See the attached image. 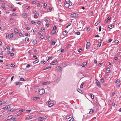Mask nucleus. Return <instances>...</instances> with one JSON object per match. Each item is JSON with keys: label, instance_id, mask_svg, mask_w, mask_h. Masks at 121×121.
Instances as JSON below:
<instances>
[{"label": "nucleus", "instance_id": "15", "mask_svg": "<svg viewBox=\"0 0 121 121\" xmlns=\"http://www.w3.org/2000/svg\"><path fill=\"white\" fill-rule=\"evenodd\" d=\"M8 54H10V55L12 56H13L14 55V54L13 53H11V52L9 51L8 52Z\"/></svg>", "mask_w": 121, "mask_h": 121}, {"label": "nucleus", "instance_id": "24", "mask_svg": "<svg viewBox=\"0 0 121 121\" xmlns=\"http://www.w3.org/2000/svg\"><path fill=\"white\" fill-rule=\"evenodd\" d=\"M49 83H50L49 82H44L43 83V85H46L47 84H49Z\"/></svg>", "mask_w": 121, "mask_h": 121}, {"label": "nucleus", "instance_id": "50", "mask_svg": "<svg viewBox=\"0 0 121 121\" xmlns=\"http://www.w3.org/2000/svg\"><path fill=\"white\" fill-rule=\"evenodd\" d=\"M101 46V44L100 43H98L97 44V47H100Z\"/></svg>", "mask_w": 121, "mask_h": 121}, {"label": "nucleus", "instance_id": "45", "mask_svg": "<svg viewBox=\"0 0 121 121\" xmlns=\"http://www.w3.org/2000/svg\"><path fill=\"white\" fill-rule=\"evenodd\" d=\"M9 35L8 33H7L6 35V38H8L9 37Z\"/></svg>", "mask_w": 121, "mask_h": 121}, {"label": "nucleus", "instance_id": "21", "mask_svg": "<svg viewBox=\"0 0 121 121\" xmlns=\"http://www.w3.org/2000/svg\"><path fill=\"white\" fill-rule=\"evenodd\" d=\"M38 120H39L42 121H43L44 120L43 117H40L38 118Z\"/></svg>", "mask_w": 121, "mask_h": 121}, {"label": "nucleus", "instance_id": "30", "mask_svg": "<svg viewBox=\"0 0 121 121\" xmlns=\"http://www.w3.org/2000/svg\"><path fill=\"white\" fill-rule=\"evenodd\" d=\"M13 36V33H11L10 34V38H12Z\"/></svg>", "mask_w": 121, "mask_h": 121}, {"label": "nucleus", "instance_id": "33", "mask_svg": "<svg viewBox=\"0 0 121 121\" xmlns=\"http://www.w3.org/2000/svg\"><path fill=\"white\" fill-rule=\"evenodd\" d=\"M4 101H0V106L1 105L4 104Z\"/></svg>", "mask_w": 121, "mask_h": 121}, {"label": "nucleus", "instance_id": "46", "mask_svg": "<svg viewBox=\"0 0 121 121\" xmlns=\"http://www.w3.org/2000/svg\"><path fill=\"white\" fill-rule=\"evenodd\" d=\"M119 41H118L117 40H115L114 41V42L115 43H118V42Z\"/></svg>", "mask_w": 121, "mask_h": 121}, {"label": "nucleus", "instance_id": "7", "mask_svg": "<svg viewBox=\"0 0 121 121\" xmlns=\"http://www.w3.org/2000/svg\"><path fill=\"white\" fill-rule=\"evenodd\" d=\"M56 69L57 70H58L59 71H60V70L61 71L62 68L60 66H58L56 67Z\"/></svg>", "mask_w": 121, "mask_h": 121}, {"label": "nucleus", "instance_id": "61", "mask_svg": "<svg viewBox=\"0 0 121 121\" xmlns=\"http://www.w3.org/2000/svg\"><path fill=\"white\" fill-rule=\"evenodd\" d=\"M17 118H14L13 119V121H15L17 119Z\"/></svg>", "mask_w": 121, "mask_h": 121}, {"label": "nucleus", "instance_id": "31", "mask_svg": "<svg viewBox=\"0 0 121 121\" xmlns=\"http://www.w3.org/2000/svg\"><path fill=\"white\" fill-rule=\"evenodd\" d=\"M77 91L78 92L80 93H81V92H82V90H80L79 89H77Z\"/></svg>", "mask_w": 121, "mask_h": 121}, {"label": "nucleus", "instance_id": "13", "mask_svg": "<svg viewBox=\"0 0 121 121\" xmlns=\"http://www.w3.org/2000/svg\"><path fill=\"white\" fill-rule=\"evenodd\" d=\"M55 42L54 41H52L50 42V44L52 45H54L55 43Z\"/></svg>", "mask_w": 121, "mask_h": 121}, {"label": "nucleus", "instance_id": "44", "mask_svg": "<svg viewBox=\"0 0 121 121\" xmlns=\"http://www.w3.org/2000/svg\"><path fill=\"white\" fill-rule=\"evenodd\" d=\"M31 22L32 24H34L36 22H35L34 21H32Z\"/></svg>", "mask_w": 121, "mask_h": 121}, {"label": "nucleus", "instance_id": "18", "mask_svg": "<svg viewBox=\"0 0 121 121\" xmlns=\"http://www.w3.org/2000/svg\"><path fill=\"white\" fill-rule=\"evenodd\" d=\"M14 32L15 34H17L18 33V30L15 28L14 30Z\"/></svg>", "mask_w": 121, "mask_h": 121}, {"label": "nucleus", "instance_id": "40", "mask_svg": "<svg viewBox=\"0 0 121 121\" xmlns=\"http://www.w3.org/2000/svg\"><path fill=\"white\" fill-rule=\"evenodd\" d=\"M29 40L28 38L26 37L25 39V41H27Z\"/></svg>", "mask_w": 121, "mask_h": 121}, {"label": "nucleus", "instance_id": "28", "mask_svg": "<svg viewBox=\"0 0 121 121\" xmlns=\"http://www.w3.org/2000/svg\"><path fill=\"white\" fill-rule=\"evenodd\" d=\"M20 80L21 81H25L26 80L23 78H20Z\"/></svg>", "mask_w": 121, "mask_h": 121}, {"label": "nucleus", "instance_id": "48", "mask_svg": "<svg viewBox=\"0 0 121 121\" xmlns=\"http://www.w3.org/2000/svg\"><path fill=\"white\" fill-rule=\"evenodd\" d=\"M14 109H11L10 110H9V111L10 112H13L14 111Z\"/></svg>", "mask_w": 121, "mask_h": 121}, {"label": "nucleus", "instance_id": "17", "mask_svg": "<svg viewBox=\"0 0 121 121\" xmlns=\"http://www.w3.org/2000/svg\"><path fill=\"white\" fill-rule=\"evenodd\" d=\"M100 21H98L97 22H96L95 24V26H97L98 25V24L99 23H100Z\"/></svg>", "mask_w": 121, "mask_h": 121}, {"label": "nucleus", "instance_id": "12", "mask_svg": "<svg viewBox=\"0 0 121 121\" xmlns=\"http://www.w3.org/2000/svg\"><path fill=\"white\" fill-rule=\"evenodd\" d=\"M110 70H111L110 69V68H106V72L107 73H109L110 71V72L111 71Z\"/></svg>", "mask_w": 121, "mask_h": 121}, {"label": "nucleus", "instance_id": "9", "mask_svg": "<svg viewBox=\"0 0 121 121\" xmlns=\"http://www.w3.org/2000/svg\"><path fill=\"white\" fill-rule=\"evenodd\" d=\"M108 27L110 28V29H112L114 27V26L113 25H109L108 26Z\"/></svg>", "mask_w": 121, "mask_h": 121}, {"label": "nucleus", "instance_id": "36", "mask_svg": "<svg viewBox=\"0 0 121 121\" xmlns=\"http://www.w3.org/2000/svg\"><path fill=\"white\" fill-rule=\"evenodd\" d=\"M56 29V27L55 26H54L53 29V30H55Z\"/></svg>", "mask_w": 121, "mask_h": 121}, {"label": "nucleus", "instance_id": "32", "mask_svg": "<svg viewBox=\"0 0 121 121\" xmlns=\"http://www.w3.org/2000/svg\"><path fill=\"white\" fill-rule=\"evenodd\" d=\"M25 110V109H21L19 111V112H21L24 111Z\"/></svg>", "mask_w": 121, "mask_h": 121}, {"label": "nucleus", "instance_id": "59", "mask_svg": "<svg viewBox=\"0 0 121 121\" xmlns=\"http://www.w3.org/2000/svg\"><path fill=\"white\" fill-rule=\"evenodd\" d=\"M64 51V50L63 49H61V52H63Z\"/></svg>", "mask_w": 121, "mask_h": 121}, {"label": "nucleus", "instance_id": "56", "mask_svg": "<svg viewBox=\"0 0 121 121\" xmlns=\"http://www.w3.org/2000/svg\"><path fill=\"white\" fill-rule=\"evenodd\" d=\"M11 107V106L10 105H9L7 106V108H9Z\"/></svg>", "mask_w": 121, "mask_h": 121}, {"label": "nucleus", "instance_id": "26", "mask_svg": "<svg viewBox=\"0 0 121 121\" xmlns=\"http://www.w3.org/2000/svg\"><path fill=\"white\" fill-rule=\"evenodd\" d=\"M51 68V66H48L46 67L45 68L43 69V70H45L47 69H49Z\"/></svg>", "mask_w": 121, "mask_h": 121}, {"label": "nucleus", "instance_id": "41", "mask_svg": "<svg viewBox=\"0 0 121 121\" xmlns=\"http://www.w3.org/2000/svg\"><path fill=\"white\" fill-rule=\"evenodd\" d=\"M1 7H2L4 9V10H6V8H5L4 6H3L2 5L1 6Z\"/></svg>", "mask_w": 121, "mask_h": 121}, {"label": "nucleus", "instance_id": "4", "mask_svg": "<svg viewBox=\"0 0 121 121\" xmlns=\"http://www.w3.org/2000/svg\"><path fill=\"white\" fill-rule=\"evenodd\" d=\"M90 43L89 42H87L86 45V49L90 47Z\"/></svg>", "mask_w": 121, "mask_h": 121}, {"label": "nucleus", "instance_id": "8", "mask_svg": "<svg viewBox=\"0 0 121 121\" xmlns=\"http://www.w3.org/2000/svg\"><path fill=\"white\" fill-rule=\"evenodd\" d=\"M22 16L25 17H26L27 16V14L26 13H24L22 14Z\"/></svg>", "mask_w": 121, "mask_h": 121}, {"label": "nucleus", "instance_id": "54", "mask_svg": "<svg viewBox=\"0 0 121 121\" xmlns=\"http://www.w3.org/2000/svg\"><path fill=\"white\" fill-rule=\"evenodd\" d=\"M26 111H28V113H29V112H31V110H26Z\"/></svg>", "mask_w": 121, "mask_h": 121}, {"label": "nucleus", "instance_id": "23", "mask_svg": "<svg viewBox=\"0 0 121 121\" xmlns=\"http://www.w3.org/2000/svg\"><path fill=\"white\" fill-rule=\"evenodd\" d=\"M86 83L85 82H83L82 83L80 86V87L82 88L83 87V85L85 84Z\"/></svg>", "mask_w": 121, "mask_h": 121}, {"label": "nucleus", "instance_id": "53", "mask_svg": "<svg viewBox=\"0 0 121 121\" xmlns=\"http://www.w3.org/2000/svg\"><path fill=\"white\" fill-rule=\"evenodd\" d=\"M53 63H55V65H56L57 63V60L55 61Z\"/></svg>", "mask_w": 121, "mask_h": 121}, {"label": "nucleus", "instance_id": "38", "mask_svg": "<svg viewBox=\"0 0 121 121\" xmlns=\"http://www.w3.org/2000/svg\"><path fill=\"white\" fill-rule=\"evenodd\" d=\"M82 49L81 48H80L78 51V52H81V51L82 50Z\"/></svg>", "mask_w": 121, "mask_h": 121}, {"label": "nucleus", "instance_id": "55", "mask_svg": "<svg viewBox=\"0 0 121 121\" xmlns=\"http://www.w3.org/2000/svg\"><path fill=\"white\" fill-rule=\"evenodd\" d=\"M56 32L55 31H53V30H52V34H54L55 33H56Z\"/></svg>", "mask_w": 121, "mask_h": 121}, {"label": "nucleus", "instance_id": "16", "mask_svg": "<svg viewBox=\"0 0 121 121\" xmlns=\"http://www.w3.org/2000/svg\"><path fill=\"white\" fill-rule=\"evenodd\" d=\"M93 12L92 11H91L89 14V16H93Z\"/></svg>", "mask_w": 121, "mask_h": 121}, {"label": "nucleus", "instance_id": "37", "mask_svg": "<svg viewBox=\"0 0 121 121\" xmlns=\"http://www.w3.org/2000/svg\"><path fill=\"white\" fill-rule=\"evenodd\" d=\"M90 95L91 96V98L92 99H94V95L92 94H90Z\"/></svg>", "mask_w": 121, "mask_h": 121}, {"label": "nucleus", "instance_id": "5", "mask_svg": "<svg viewBox=\"0 0 121 121\" xmlns=\"http://www.w3.org/2000/svg\"><path fill=\"white\" fill-rule=\"evenodd\" d=\"M96 83L97 85L99 86V87H101V86L100 84L99 83V81L96 79Z\"/></svg>", "mask_w": 121, "mask_h": 121}, {"label": "nucleus", "instance_id": "6", "mask_svg": "<svg viewBox=\"0 0 121 121\" xmlns=\"http://www.w3.org/2000/svg\"><path fill=\"white\" fill-rule=\"evenodd\" d=\"M64 5L65 6L66 8H69V7L71 6L70 5L68 4H67V3H65L64 4Z\"/></svg>", "mask_w": 121, "mask_h": 121}, {"label": "nucleus", "instance_id": "25", "mask_svg": "<svg viewBox=\"0 0 121 121\" xmlns=\"http://www.w3.org/2000/svg\"><path fill=\"white\" fill-rule=\"evenodd\" d=\"M32 117H31V116H29L27 117L26 119L27 120H30L32 118Z\"/></svg>", "mask_w": 121, "mask_h": 121}, {"label": "nucleus", "instance_id": "60", "mask_svg": "<svg viewBox=\"0 0 121 121\" xmlns=\"http://www.w3.org/2000/svg\"><path fill=\"white\" fill-rule=\"evenodd\" d=\"M104 79L103 78L101 79L100 80V82H104Z\"/></svg>", "mask_w": 121, "mask_h": 121}, {"label": "nucleus", "instance_id": "58", "mask_svg": "<svg viewBox=\"0 0 121 121\" xmlns=\"http://www.w3.org/2000/svg\"><path fill=\"white\" fill-rule=\"evenodd\" d=\"M19 35L20 36H22V34L21 33H19Z\"/></svg>", "mask_w": 121, "mask_h": 121}, {"label": "nucleus", "instance_id": "57", "mask_svg": "<svg viewBox=\"0 0 121 121\" xmlns=\"http://www.w3.org/2000/svg\"><path fill=\"white\" fill-rule=\"evenodd\" d=\"M37 23L39 25L41 24V22L40 21H38L37 22Z\"/></svg>", "mask_w": 121, "mask_h": 121}, {"label": "nucleus", "instance_id": "62", "mask_svg": "<svg viewBox=\"0 0 121 121\" xmlns=\"http://www.w3.org/2000/svg\"><path fill=\"white\" fill-rule=\"evenodd\" d=\"M90 28L89 27H88L86 29V30L87 31H89L90 30Z\"/></svg>", "mask_w": 121, "mask_h": 121}, {"label": "nucleus", "instance_id": "22", "mask_svg": "<svg viewBox=\"0 0 121 121\" xmlns=\"http://www.w3.org/2000/svg\"><path fill=\"white\" fill-rule=\"evenodd\" d=\"M119 80L117 79L116 80L115 82V83L116 84H117L119 83Z\"/></svg>", "mask_w": 121, "mask_h": 121}, {"label": "nucleus", "instance_id": "2", "mask_svg": "<svg viewBox=\"0 0 121 121\" xmlns=\"http://www.w3.org/2000/svg\"><path fill=\"white\" fill-rule=\"evenodd\" d=\"M45 92L44 90L43 89H42L40 90L39 94L40 95H42L44 94Z\"/></svg>", "mask_w": 121, "mask_h": 121}, {"label": "nucleus", "instance_id": "14", "mask_svg": "<svg viewBox=\"0 0 121 121\" xmlns=\"http://www.w3.org/2000/svg\"><path fill=\"white\" fill-rule=\"evenodd\" d=\"M86 64V62H84L82 64V65H81V66L82 67H84L85 65Z\"/></svg>", "mask_w": 121, "mask_h": 121}, {"label": "nucleus", "instance_id": "47", "mask_svg": "<svg viewBox=\"0 0 121 121\" xmlns=\"http://www.w3.org/2000/svg\"><path fill=\"white\" fill-rule=\"evenodd\" d=\"M41 64L43 63L44 64H45L46 63V62L45 61H41Z\"/></svg>", "mask_w": 121, "mask_h": 121}, {"label": "nucleus", "instance_id": "42", "mask_svg": "<svg viewBox=\"0 0 121 121\" xmlns=\"http://www.w3.org/2000/svg\"><path fill=\"white\" fill-rule=\"evenodd\" d=\"M112 40V39H110L108 40V43H110L111 42Z\"/></svg>", "mask_w": 121, "mask_h": 121}, {"label": "nucleus", "instance_id": "43", "mask_svg": "<svg viewBox=\"0 0 121 121\" xmlns=\"http://www.w3.org/2000/svg\"><path fill=\"white\" fill-rule=\"evenodd\" d=\"M74 119L73 117H72L69 121H74Z\"/></svg>", "mask_w": 121, "mask_h": 121}, {"label": "nucleus", "instance_id": "3", "mask_svg": "<svg viewBox=\"0 0 121 121\" xmlns=\"http://www.w3.org/2000/svg\"><path fill=\"white\" fill-rule=\"evenodd\" d=\"M34 13L35 14L34 18H35V16H36L37 17H38L39 16V12L37 11H36Z\"/></svg>", "mask_w": 121, "mask_h": 121}, {"label": "nucleus", "instance_id": "10", "mask_svg": "<svg viewBox=\"0 0 121 121\" xmlns=\"http://www.w3.org/2000/svg\"><path fill=\"white\" fill-rule=\"evenodd\" d=\"M40 98V97H34L33 98V100H36L39 99Z\"/></svg>", "mask_w": 121, "mask_h": 121}, {"label": "nucleus", "instance_id": "49", "mask_svg": "<svg viewBox=\"0 0 121 121\" xmlns=\"http://www.w3.org/2000/svg\"><path fill=\"white\" fill-rule=\"evenodd\" d=\"M101 27L100 26H99V31H101Z\"/></svg>", "mask_w": 121, "mask_h": 121}, {"label": "nucleus", "instance_id": "27", "mask_svg": "<svg viewBox=\"0 0 121 121\" xmlns=\"http://www.w3.org/2000/svg\"><path fill=\"white\" fill-rule=\"evenodd\" d=\"M54 105V104L53 103H50V104H49L48 105V106L49 107H51L52 106H53Z\"/></svg>", "mask_w": 121, "mask_h": 121}, {"label": "nucleus", "instance_id": "34", "mask_svg": "<svg viewBox=\"0 0 121 121\" xmlns=\"http://www.w3.org/2000/svg\"><path fill=\"white\" fill-rule=\"evenodd\" d=\"M66 3H67V4H69L71 5H72V3L70 1Z\"/></svg>", "mask_w": 121, "mask_h": 121}, {"label": "nucleus", "instance_id": "35", "mask_svg": "<svg viewBox=\"0 0 121 121\" xmlns=\"http://www.w3.org/2000/svg\"><path fill=\"white\" fill-rule=\"evenodd\" d=\"M39 60H36L34 62V64L37 63H38L39 62Z\"/></svg>", "mask_w": 121, "mask_h": 121}, {"label": "nucleus", "instance_id": "64", "mask_svg": "<svg viewBox=\"0 0 121 121\" xmlns=\"http://www.w3.org/2000/svg\"><path fill=\"white\" fill-rule=\"evenodd\" d=\"M47 5V4L46 3H44V8H45L46 7Z\"/></svg>", "mask_w": 121, "mask_h": 121}, {"label": "nucleus", "instance_id": "11", "mask_svg": "<svg viewBox=\"0 0 121 121\" xmlns=\"http://www.w3.org/2000/svg\"><path fill=\"white\" fill-rule=\"evenodd\" d=\"M12 117V116H10L7 117L6 119H7V120H9L11 119Z\"/></svg>", "mask_w": 121, "mask_h": 121}, {"label": "nucleus", "instance_id": "29", "mask_svg": "<svg viewBox=\"0 0 121 121\" xmlns=\"http://www.w3.org/2000/svg\"><path fill=\"white\" fill-rule=\"evenodd\" d=\"M21 82H16L15 83V84L16 85H20L21 84Z\"/></svg>", "mask_w": 121, "mask_h": 121}, {"label": "nucleus", "instance_id": "19", "mask_svg": "<svg viewBox=\"0 0 121 121\" xmlns=\"http://www.w3.org/2000/svg\"><path fill=\"white\" fill-rule=\"evenodd\" d=\"M37 41L36 40H34L33 41L32 43L34 45H35L36 44Z\"/></svg>", "mask_w": 121, "mask_h": 121}, {"label": "nucleus", "instance_id": "52", "mask_svg": "<svg viewBox=\"0 0 121 121\" xmlns=\"http://www.w3.org/2000/svg\"><path fill=\"white\" fill-rule=\"evenodd\" d=\"M80 34V32L79 31H77L76 32V34L78 35H79Z\"/></svg>", "mask_w": 121, "mask_h": 121}, {"label": "nucleus", "instance_id": "63", "mask_svg": "<svg viewBox=\"0 0 121 121\" xmlns=\"http://www.w3.org/2000/svg\"><path fill=\"white\" fill-rule=\"evenodd\" d=\"M36 2L34 1H33L32 2V4H36Z\"/></svg>", "mask_w": 121, "mask_h": 121}, {"label": "nucleus", "instance_id": "51", "mask_svg": "<svg viewBox=\"0 0 121 121\" xmlns=\"http://www.w3.org/2000/svg\"><path fill=\"white\" fill-rule=\"evenodd\" d=\"M30 65L29 64H28L27 65L26 67L27 68L30 67Z\"/></svg>", "mask_w": 121, "mask_h": 121}, {"label": "nucleus", "instance_id": "20", "mask_svg": "<svg viewBox=\"0 0 121 121\" xmlns=\"http://www.w3.org/2000/svg\"><path fill=\"white\" fill-rule=\"evenodd\" d=\"M67 32L66 30L64 31L63 32V34L64 35H66L67 34Z\"/></svg>", "mask_w": 121, "mask_h": 121}, {"label": "nucleus", "instance_id": "1", "mask_svg": "<svg viewBox=\"0 0 121 121\" xmlns=\"http://www.w3.org/2000/svg\"><path fill=\"white\" fill-rule=\"evenodd\" d=\"M79 16L78 14L76 13H75L71 14V17L73 18L77 17Z\"/></svg>", "mask_w": 121, "mask_h": 121}, {"label": "nucleus", "instance_id": "39", "mask_svg": "<svg viewBox=\"0 0 121 121\" xmlns=\"http://www.w3.org/2000/svg\"><path fill=\"white\" fill-rule=\"evenodd\" d=\"M41 30L42 31H43L44 32L45 30V29L44 27H42L41 28Z\"/></svg>", "mask_w": 121, "mask_h": 121}]
</instances>
